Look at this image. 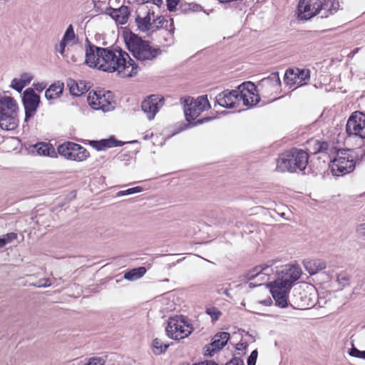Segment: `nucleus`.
<instances>
[{"instance_id": "f257e3e1", "label": "nucleus", "mask_w": 365, "mask_h": 365, "mask_svg": "<svg viewBox=\"0 0 365 365\" xmlns=\"http://www.w3.org/2000/svg\"><path fill=\"white\" fill-rule=\"evenodd\" d=\"M85 63L98 70L113 73L118 71L122 77H132L138 72V65L120 48H101L86 40Z\"/></svg>"}, {"instance_id": "f03ea898", "label": "nucleus", "mask_w": 365, "mask_h": 365, "mask_svg": "<svg viewBox=\"0 0 365 365\" xmlns=\"http://www.w3.org/2000/svg\"><path fill=\"white\" fill-rule=\"evenodd\" d=\"M309 155L303 150L292 148L281 154L277 160V170L284 173L304 170L308 163Z\"/></svg>"}, {"instance_id": "7ed1b4c3", "label": "nucleus", "mask_w": 365, "mask_h": 365, "mask_svg": "<svg viewBox=\"0 0 365 365\" xmlns=\"http://www.w3.org/2000/svg\"><path fill=\"white\" fill-rule=\"evenodd\" d=\"M184 113L186 120L192 124V126L203 124L212 120V117H206L195 120L202 111L210 108V102L207 96H201L197 97L195 100L193 98H188L184 101Z\"/></svg>"}, {"instance_id": "20e7f679", "label": "nucleus", "mask_w": 365, "mask_h": 365, "mask_svg": "<svg viewBox=\"0 0 365 365\" xmlns=\"http://www.w3.org/2000/svg\"><path fill=\"white\" fill-rule=\"evenodd\" d=\"M357 155L352 149H339L336 157L331 160V171L334 175L340 176L352 172L356 166Z\"/></svg>"}, {"instance_id": "39448f33", "label": "nucleus", "mask_w": 365, "mask_h": 365, "mask_svg": "<svg viewBox=\"0 0 365 365\" xmlns=\"http://www.w3.org/2000/svg\"><path fill=\"white\" fill-rule=\"evenodd\" d=\"M192 331V326L188 322L187 317L182 315L170 317L165 327L167 336L174 340L184 339L188 336Z\"/></svg>"}, {"instance_id": "423d86ee", "label": "nucleus", "mask_w": 365, "mask_h": 365, "mask_svg": "<svg viewBox=\"0 0 365 365\" xmlns=\"http://www.w3.org/2000/svg\"><path fill=\"white\" fill-rule=\"evenodd\" d=\"M302 270L299 267L285 265L277 272L275 280L269 283L290 290L294 283L299 279Z\"/></svg>"}, {"instance_id": "0eeeda50", "label": "nucleus", "mask_w": 365, "mask_h": 365, "mask_svg": "<svg viewBox=\"0 0 365 365\" xmlns=\"http://www.w3.org/2000/svg\"><path fill=\"white\" fill-rule=\"evenodd\" d=\"M88 102L96 110L108 112L115 108V102L113 100L111 91L103 92L91 91L88 96Z\"/></svg>"}, {"instance_id": "6e6552de", "label": "nucleus", "mask_w": 365, "mask_h": 365, "mask_svg": "<svg viewBox=\"0 0 365 365\" xmlns=\"http://www.w3.org/2000/svg\"><path fill=\"white\" fill-rule=\"evenodd\" d=\"M324 6L323 0H299L297 6L298 19L309 20L317 16Z\"/></svg>"}, {"instance_id": "1a4fd4ad", "label": "nucleus", "mask_w": 365, "mask_h": 365, "mask_svg": "<svg viewBox=\"0 0 365 365\" xmlns=\"http://www.w3.org/2000/svg\"><path fill=\"white\" fill-rule=\"evenodd\" d=\"M40 103V96L33 88H28L24 91L22 103L25 111L24 122H28L36 115Z\"/></svg>"}, {"instance_id": "9d476101", "label": "nucleus", "mask_w": 365, "mask_h": 365, "mask_svg": "<svg viewBox=\"0 0 365 365\" xmlns=\"http://www.w3.org/2000/svg\"><path fill=\"white\" fill-rule=\"evenodd\" d=\"M346 132L351 136H359L365 138V115L360 111H355L349 116L346 125Z\"/></svg>"}, {"instance_id": "9b49d317", "label": "nucleus", "mask_w": 365, "mask_h": 365, "mask_svg": "<svg viewBox=\"0 0 365 365\" xmlns=\"http://www.w3.org/2000/svg\"><path fill=\"white\" fill-rule=\"evenodd\" d=\"M238 89H240V99L242 101L244 106L251 108L260 101L257 87L254 83L244 82L238 86Z\"/></svg>"}, {"instance_id": "f8f14e48", "label": "nucleus", "mask_w": 365, "mask_h": 365, "mask_svg": "<svg viewBox=\"0 0 365 365\" xmlns=\"http://www.w3.org/2000/svg\"><path fill=\"white\" fill-rule=\"evenodd\" d=\"M164 104V98L159 95H150L141 103V109L148 120L155 118V115Z\"/></svg>"}, {"instance_id": "ddd939ff", "label": "nucleus", "mask_w": 365, "mask_h": 365, "mask_svg": "<svg viewBox=\"0 0 365 365\" xmlns=\"http://www.w3.org/2000/svg\"><path fill=\"white\" fill-rule=\"evenodd\" d=\"M240 89L238 88L235 90H225L219 93L215 99L216 102L222 108H233L236 107V104L240 101Z\"/></svg>"}, {"instance_id": "4468645a", "label": "nucleus", "mask_w": 365, "mask_h": 365, "mask_svg": "<svg viewBox=\"0 0 365 365\" xmlns=\"http://www.w3.org/2000/svg\"><path fill=\"white\" fill-rule=\"evenodd\" d=\"M123 38L127 48L132 53L135 58L141 48V46H143L147 41L143 40L141 37L132 31H130L129 33H124Z\"/></svg>"}, {"instance_id": "2eb2a0df", "label": "nucleus", "mask_w": 365, "mask_h": 365, "mask_svg": "<svg viewBox=\"0 0 365 365\" xmlns=\"http://www.w3.org/2000/svg\"><path fill=\"white\" fill-rule=\"evenodd\" d=\"M268 287L273 299L275 301V304L281 308H285L288 307V293L289 289H285L277 285H273L269 283Z\"/></svg>"}, {"instance_id": "dca6fc26", "label": "nucleus", "mask_w": 365, "mask_h": 365, "mask_svg": "<svg viewBox=\"0 0 365 365\" xmlns=\"http://www.w3.org/2000/svg\"><path fill=\"white\" fill-rule=\"evenodd\" d=\"M162 53L159 48H153L150 43L147 41L143 46H141L135 58L140 61H152Z\"/></svg>"}, {"instance_id": "f3484780", "label": "nucleus", "mask_w": 365, "mask_h": 365, "mask_svg": "<svg viewBox=\"0 0 365 365\" xmlns=\"http://www.w3.org/2000/svg\"><path fill=\"white\" fill-rule=\"evenodd\" d=\"M105 13L114 19L117 24L123 25L128 21L130 10L129 7L126 6H121L118 9L109 6L106 8Z\"/></svg>"}, {"instance_id": "a211bd4d", "label": "nucleus", "mask_w": 365, "mask_h": 365, "mask_svg": "<svg viewBox=\"0 0 365 365\" xmlns=\"http://www.w3.org/2000/svg\"><path fill=\"white\" fill-rule=\"evenodd\" d=\"M19 123L17 113H6L0 114V128L5 130H15Z\"/></svg>"}, {"instance_id": "6ab92c4d", "label": "nucleus", "mask_w": 365, "mask_h": 365, "mask_svg": "<svg viewBox=\"0 0 365 365\" xmlns=\"http://www.w3.org/2000/svg\"><path fill=\"white\" fill-rule=\"evenodd\" d=\"M19 106L16 101L11 96H0V114L6 113H17Z\"/></svg>"}, {"instance_id": "aec40b11", "label": "nucleus", "mask_w": 365, "mask_h": 365, "mask_svg": "<svg viewBox=\"0 0 365 365\" xmlns=\"http://www.w3.org/2000/svg\"><path fill=\"white\" fill-rule=\"evenodd\" d=\"M281 85L280 78L278 72H273L267 78H262L259 83L258 86L261 91L271 88H277Z\"/></svg>"}, {"instance_id": "412c9836", "label": "nucleus", "mask_w": 365, "mask_h": 365, "mask_svg": "<svg viewBox=\"0 0 365 365\" xmlns=\"http://www.w3.org/2000/svg\"><path fill=\"white\" fill-rule=\"evenodd\" d=\"M304 266L310 275H314L318 272L324 269L327 264L325 261L319 259H308L304 261Z\"/></svg>"}, {"instance_id": "4be33fe9", "label": "nucleus", "mask_w": 365, "mask_h": 365, "mask_svg": "<svg viewBox=\"0 0 365 365\" xmlns=\"http://www.w3.org/2000/svg\"><path fill=\"white\" fill-rule=\"evenodd\" d=\"M76 149H81V145L73 142H65L57 148V151L59 155L63 156L65 158L69 160L72 156V151H78Z\"/></svg>"}, {"instance_id": "5701e85b", "label": "nucleus", "mask_w": 365, "mask_h": 365, "mask_svg": "<svg viewBox=\"0 0 365 365\" xmlns=\"http://www.w3.org/2000/svg\"><path fill=\"white\" fill-rule=\"evenodd\" d=\"M269 269V267L267 264L256 266L247 272L246 277L248 280H252L259 277V279L263 281L269 275V273L267 272Z\"/></svg>"}, {"instance_id": "b1692460", "label": "nucleus", "mask_w": 365, "mask_h": 365, "mask_svg": "<svg viewBox=\"0 0 365 365\" xmlns=\"http://www.w3.org/2000/svg\"><path fill=\"white\" fill-rule=\"evenodd\" d=\"M63 83L57 81L51 84L48 88L46 90L45 97L47 100H54L61 96L63 91Z\"/></svg>"}, {"instance_id": "393cba45", "label": "nucleus", "mask_w": 365, "mask_h": 365, "mask_svg": "<svg viewBox=\"0 0 365 365\" xmlns=\"http://www.w3.org/2000/svg\"><path fill=\"white\" fill-rule=\"evenodd\" d=\"M67 86L71 94L74 96H80L88 91L85 83L82 81L78 83L73 79L67 81Z\"/></svg>"}, {"instance_id": "a878e982", "label": "nucleus", "mask_w": 365, "mask_h": 365, "mask_svg": "<svg viewBox=\"0 0 365 365\" xmlns=\"http://www.w3.org/2000/svg\"><path fill=\"white\" fill-rule=\"evenodd\" d=\"M230 337V334L228 332L217 333L215 335L210 345L217 351L227 344Z\"/></svg>"}, {"instance_id": "bb28decb", "label": "nucleus", "mask_w": 365, "mask_h": 365, "mask_svg": "<svg viewBox=\"0 0 365 365\" xmlns=\"http://www.w3.org/2000/svg\"><path fill=\"white\" fill-rule=\"evenodd\" d=\"M135 22L138 29L141 31L145 32L150 30L152 27L150 11H149L148 14L143 18L140 16H137L135 18Z\"/></svg>"}, {"instance_id": "cd10ccee", "label": "nucleus", "mask_w": 365, "mask_h": 365, "mask_svg": "<svg viewBox=\"0 0 365 365\" xmlns=\"http://www.w3.org/2000/svg\"><path fill=\"white\" fill-rule=\"evenodd\" d=\"M339 9V3L337 0H330L329 3H324L322 10L324 12L322 18H327L329 15L335 14Z\"/></svg>"}, {"instance_id": "c85d7f7f", "label": "nucleus", "mask_w": 365, "mask_h": 365, "mask_svg": "<svg viewBox=\"0 0 365 365\" xmlns=\"http://www.w3.org/2000/svg\"><path fill=\"white\" fill-rule=\"evenodd\" d=\"M146 272L145 267H139L132 269L124 274V279L128 281H133L142 277Z\"/></svg>"}, {"instance_id": "c756f323", "label": "nucleus", "mask_w": 365, "mask_h": 365, "mask_svg": "<svg viewBox=\"0 0 365 365\" xmlns=\"http://www.w3.org/2000/svg\"><path fill=\"white\" fill-rule=\"evenodd\" d=\"M34 148L36 149L37 153L40 155L50 156L51 154L54 153V148L52 146V145L47 143H37L34 145Z\"/></svg>"}, {"instance_id": "7c9ffc66", "label": "nucleus", "mask_w": 365, "mask_h": 365, "mask_svg": "<svg viewBox=\"0 0 365 365\" xmlns=\"http://www.w3.org/2000/svg\"><path fill=\"white\" fill-rule=\"evenodd\" d=\"M78 151H72V156L69 160L81 162L86 160L90 154L89 152L83 146H81V149H76Z\"/></svg>"}, {"instance_id": "2f4dec72", "label": "nucleus", "mask_w": 365, "mask_h": 365, "mask_svg": "<svg viewBox=\"0 0 365 365\" xmlns=\"http://www.w3.org/2000/svg\"><path fill=\"white\" fill-rule=\"evenodd\" d=\"M297 85L302 86L306 84V82L310 78V71L309 69H297V72L295 73Z\"/></svg>"}, {"instance_id": "473e14b6", "label": "nucleus", "mask_w": 365, "mask_h": 365, "mask_svg": "<svg viewBox=\"0 0 365 365\" xmlns=\"http://www.w3.org/2000/svg\"><path fill=\"white\" fill-rule=\"evenodd\" d=\"M169 344L164 343L160 339L156 338L153 341V352L155 354H161L166 351Z\"/></svg>"}, {"instance_id": "72a5a7b5", "label": "nucleus", "mask_w": 365, "mask_h": 365, "mask_svg": "<svg viewBox=\"0 0 365 365\" xmlns=\"http://www.w3.org/2000/svg\"><path fill=\"white\" fill-rule=\"evenodd\" d=\"M89 145L98 151L110 148L108 138L101 139L100 140H89Z\"/></svg>"}, {"instance_id": "f704fd0d", "label": "nucleus", "mask_w": 365, "mask_h": 365, "mask_svg": "<svg viewBox=\"0 0 365 365\" xmlns=\"http://www.w3.org/2000/svg\"><path fill=\"white\" fill-rule=\"evenodd\" d=\"M284 81L287 85L293 86L297 84V79L294 70L288 69L286 71Z\"/></svg>"}, {"instance_id": "c9c22d12", "label": "nucleus", "mask_w": 365, "mask_h": 365, "mask_svg": "<svg viewBox=\"0 0 365 365\" xmlns=\"http://www.w3.org/2000/svg\"><path fill=\"white\" fill-rule=\"evenodd\" d=\"M205 313L212 318V322L217 321L222 314V312L215 307H206Z\"/></svg>"}, {"instance_id": "e433bc0d", "label": "nucleus", "mask_w": 365, "mask_h": 365, "mask_svg": "<svg viewBox=\"0 0 365 365\" xmlns=\"http://www.w3.org/2000/svg\"><path fill=\"white\" fill-rule=\"evenodd\" d=\"M329 145L327 141L316 140L314 145V153H326L329 149Z\"/></svg>"}, {"instance_id": "4c0bfd02", "label": "nucleus", "mask_w": 365, "mask_h": 365, "mask_svg": "<svg viewBox=\"0 0 365 365\" xmlns=\"http://www.w3.org/2000/svg\"><path fill=\"white\" fill-rule=\"evenodd\" d=\"M17 238V234L14 232H9L0 238V248L4 247L7 244L11 242L13 240Z\"/></svg>"}, {"instance_id": "58836bf2", "label": "nucleus", "mask_w": 365, "mask_h": 365, "mask_svg": "<svg viewBox=\"0 0 365 365\" xmlns=\"http://www.w3.org/2000/svg\"><path fill=\"white\" fill-rule=\"evenodd\" d=\"M11 88L18 93H21L24 88H25V83L19 78H14L11 81Z\"/></svg>"}, {"instance_id": "ea45409f", "label": "nucleus", "mask_w": 365, "mask_h": 365, "mask_svg": "<svg viewBox=\"0 0 365 365\" xmlns=\"http://www.w3.org/2000/svg\"><path fill=\"white\" fill-rule=\"evenodd\" d=\"M350 276L345 273H340L336 276V281L342 287H346L349 284Z\"/></svg>"}, {"instance_id": "a19ab883", "label": "nucleus", "mask_w": 365, "mask_h": 365, "mask_svg": "<svg viewBox=\"0 0 365 365\" xmlns=\"http://www.w3.org/2000/svg\"><path fill=\"white\" fill-rule=\"evenodd\" d=\"M143 190V188L140 186H137L131 188H128L125 190L120 191L118 193V195H133L135 193L140 192Z\"/></svg>"}, {"instance_id": "79ce46f5", "label": "nucleus", "mask_w": 365, "mask_h": 365, "mask_svg": "<svg viewBox=\"0 0 365 365\" xmlns=\"http://www.w3.org/2000/svg\"><path fill=\"white\" fill-rule=\"evenodd\" d=\"M75 36H75L73 26L69 25L68 27L67 28L62 39L68 42L69 41L74 39Z\"/></svg>"}, {"instance_id": "37998d69", "label": "nucleus", "mask_w": 365, "mask_h": 365, "mask_svg": "<svg viewBox=\"0 0 365 365\" xmlns=\"http://www.w3.org/2000/svg\"><path fill=\"white\" fill-rule=\"evenodd\" d=\"M350 356L365 359V351H360L353 346L349 351Z\"/></svg>"}, {"instance_id": "c03bdc74", "label": "nucleus", "mask_w": 365, "mask_h": 365, "mask_svg": "<svg viewBox=\"0 0 365 365\" xmlns=\"http://www.w3.org/2000/svg\"><path fill=\"white\" fill-rule=\"evenodd\" d=\"M49 278H42L38 279L36 283L32 284L36 287H48L51 285Z\"/></svg>"}, {"instance_id": "a18cd8bd", "label": "nucleus", "mask_w": 365, "mask_h": 365, "mask_svg": "<svg viewBox=\"0 0 365 365\" xmlns=\"http://www.w3.org/2000/svg\"><path fill=\"white\" fill-rule=\"evenodd\" d=\"M180 1L181 0H167V9L170 12L175 11Z\"/></svg>"}, {"instance_id": "49530a36", "label": "nucleus", "mask_w": 365, "mask_h": 365, "mask_svg": "<svg viewBox=\"0 0 365 365\" xmlns=\"http://www.w3.org/2000/svg\"><path fill=\"white\" fill-rule=\"evenodd\" d=\"M258 352L257 349L253 350L247 359V365H255Z\"/></svg>"}, {"instance_id": "de8ad7c7", "label": "nucleus", "mask_w": 365, "mask_h": 365, "mask_svg": "<svg viewBox=\"0 0 365 365\" xmlns=\"http://www.w3.org/2000/svg\"><path fill=\"white\" fill-rule=\"evenodd\" d=\"M105 360L100 357H93L85 365H104Z\"/></svg>"}, {"instance_id": "09e8293b", "label": "nucleus", "mask_w": 365, "mask_h": 365, "mask_svg": "<svg viewBox=\"0 0 365 365\" xmlns=\"http://www.w3.org/2000/svg\"><path fill=\"white\" fill-rule=\"evenodd\" d=\"M108 140H109L110 148L122 146L125 144L124 142L116 140L114 136H110L108 138Z\"/></svg>"}, {"instance_id": "8fccbe9b", "label": "nucleus", "mask_w": 365, "mask_h": 365, "mask_svg": "<svg viewBox=\"0 0 365 365\" xmlns=\"http://www.w3.org/2000/svg\"><path fill=\"white\" fill-rule=\"evenodd\" d=\"M225 365H245L243 360L240 357H234L227 361Z\"/></svg>"}, {"instance_id": "3c124183", "label": "nucleus", "mask_w": 365, "mask_h": 365, "mask_svg": "<svg viewBox=\"0 0 365 365\" xmlns=\"http://www.w3.org/2000/svg\"><path fill=\"white\" fill-rule=\"evenodd\" d=\"M216 351H217L212 346H211L210 344L206 345L204 347L205 356H212L214 354V353Z\"/></svg>"}, {"instance_id": "603ef678", "label": "nucleus", "mask_w": 365, "mask_h": 365, "mask_svg": "<svg viewBox=\"0 0 365 365\" xmlns=\"http://www.w3.org/2000/svg\"><path fill=\"white\" fill-rule=\"evenodd\" d=\"M19 79L23 81L25 83V87H26L27 85H29L31 83V81L32 80V76H31L28 73H25L21 76V78H19Z\"/></svg>"}, {"instance_id": "864d4df0", "label": "nucleus", "mask_w": 365, "mask_h": 365, "mask_svg": "<svg viewBox=\"0 0 365 365\" xmlns=\"http://www.w3.org/2000/svg\"><path fill=\"white\" fill-rule=\"evenodd\" d=\"M34 88L38 91V92H41L43 91L46 87V83H43V82H41V83H34Z\"/></svg>"}, {"instance_id": "5fc2aeb1", "label": "nucleus", "mask_w": 365, "mask_h": 365, "mask_svg": "<svg viewBox=\"0 0 365 365\" xmlns=\"http://www.w3.org/2000/svg\"><path fill=\"white\" fill-rule=\"evenodd\" d=\"M66 42L67 41L61 39V41L59 43L58 48H57V50L61 55H63L64 53Z\"/></svg>"}, {"instance_id": "6e6d98bb", "label": "nucleus", "mask_w": 365, "mask_h": 365, "mask_svg": "<svg viewBox=\"0 0 365 365\" xmlns=\"http://www.w3.org/2000/svg\"><path fill=\"white\" fill-rule=\"evenodd\" d=\"M192 365H219L213 360H205L197 364H193Z\"/></svg>"}, {"instance_id": "4d7b16f0", "label": "nucleus", "mask_w": 365, "mask_h": 365, "mask_svg": "<svg viewBox=\"0 0 365 365\" xmlns=\"http://www.w3.org/2000/svg\"><path fill=\"white\" fill-rule=\"evenodd\" d=\"M165 21H166L163 16H158L156 19L153 20V24H157V25L161 26V27H163Z\"/></svg>"}, {"instance_id": "13d9d810", "label": "nucleus", "mask_w": 365, "mask_h": 365, "mask_svg": "<svg viewBox=\"0 0 365 365\" xmlns=\"http://www.w3.org/2000/svg\"><path fill=\"white\" fill-rule=\"evenodd\" d=\"M247 346L248 345L246 342L238 343L236 345V349L239 351H242V350H245L247 349Z\"/></svg>"}, {"instance_id": "bf43d9fd", "label": "nucleus", "mask_w": 365, "mask_h": 365, "mask_svg": "<svg viewBox=\"0 0 365 365\" xmlns=\"http://www.w3.org/2000/svg\"><path fill=\"white\" fill-rule=\"evenodd\" d=\"M259 303L265 306H269L272 304V300L271 299L270 297H268L266 299L260 301Z\"/></svg>"}, {"instance_id": "052dcab7", "label": "nucleus", "mask_w": 365, "mask_h": 365, "mask_svg": "<svg viewBox=\"0 0 365 365\" xmlns=\"http://www.w3.org/2000/svg\"><path fill=\"white\" fill-rule=\"evenodd\" d=\"M361 230H365V223H361L356 228V231L357 233H361Z\"/></svg>"}, {"instance_id": "680f3d73", "label": "nucleus", "mask_w": 365, "mask_h": 365, "mask_svg": "<svg viewBox=\"0 0 365 365\" xmlns=\"http://www.w3.org/2000/svg\"><path fill=\"white\" fill-rule=\"evenodd\" d=\"M146 1L150 2V0H146ZM152 2L159 7L163 4V0H153Z\"/></svg>"}, {"instance_id": "e2e57ef3", "label": "nucleus", "mask_w": 365, "mask_h": 365, "mask_svg": "<svg viewBox=\"0 0 365 365\" xmlns=\"http://www.w3.org/2000/svg\"><path fill=\"white\" fill-rule=\"evenodd\" d=\"M161 28V26L157 25V24H153V21L152 22V27L151 29L153 31H155Z\"/></svg>"}, {"instance_id": "0e129e2a", "label": "nucleus", "mask_w": 365, "mask_h": 365, "mask_svg": "<svg viewBox=\"0 0 365 365\" xmlns=\"http://www.w3.org/2000/svg\"><path fill=\"white\" fill-rule=\"evenodd\" d=\"M188 6H189V9L192 10V11L197 10L198 7H200V6H199L197 4L192 5V8H191L192 4H188Z\"/></svg>"}, {"instance_id": "69168bd1", "label": "nucleus", "mask_w": 365, "mask_h": 365, "mask_svg": "<svg viewBox=\"0 0 365 365\" xmlns=\"http://www.w3.org/2000/svg\"><path fill=\"white\" fill-rule=\"evenodd\" d=\"M233 220H224L222 223H231L232 222Z\"/></svg>"}, {"instance_id": "338daca9", "label": "nucleus", "mask_w": 365, "mask_h": 365, "mask_svg": "<svg viewBox=\"0 0 365 365\" xmlns=\"http://www.w3.org/2000/svg\"><path fill=\"white\" fill-rule=\"evenodd\" d=\"M360 235H365V230H361Z\"/></svg>"}, {"instance_id": "774afa93", "label": "nucleus", "mask_w": 365, "mask_h": 365, "mask_svg": "<svg viewBox=\"0 0 365 365\" xmlns=\"http://www.w3.org/2000/svg\"><path fill=\"white\" fill-rule=\"evenodd\" d=\"M154 15V11L150 12V16Z\"/></svg>"}]
</instances>
